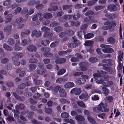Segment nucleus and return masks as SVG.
I'll return each instance as SVG.
<instances>
[{
    "mask_svg": "<svg viewBox=\"0 0 124 124\" xmlns=\"http://www.w3.org/2000/svg\"><path fill=\"white\" fill-rule=\"evenodd\" d=\"M12 27L11 25H8L4 28V31L6 32H8L11 30Z\"/></svg>",
    "mask_w": 124,
    "mask_h": 124,
    "instance_id": "obj_33",
    "label": "nucleus"
},
{
    "mask_svg": "<svg viewBox=\"0 0 124 124\" xmlns=\"http://www.w3.org/2000/svg\"><path fill=\"white\" fill-rule=\"evenodd\" d=\"M41 50L42 52H48L50 51L49 48L46 47H42L41 49Z\"/></svg>",
    "mask_w": 124,
    "mask_h": 124,
    "instance_id": "obj_51",
    "label": "nucleus"
},
{
    "mask_svg": "<svg viewBox=\"0 0 124 124\" xmlns=\"http://www.w3.org/2000/svg\"><path fill=\"white\" fill-rule=\"evenodd\" d=\"M75 56H76L77 58L78 59H82L83 58V56L82 54L78 53H76L75 54Z\"/></svg>",
    "mask_w": 124,
    "mask_h": 124,
    "instance_id": "obj_56",
    "label": "nucleus"
},
{
    "mask_svg": "<svg viewBox=\"0 0 124 124\" xmlns=\"http://www.w3.org/2000/svg\"><path fill=\"white\" fill-rule=\"evenodd\" d=\"M75 119L76 120L80 121H83L85 120L84 117L80 115H78L76 116Z\"/></svg>",
    "mask_w": 124,
    "mask_h": 124,
    "instance_id": "obj_23",
    "label": "nucleus"
},
{
    "mask_svg": "<svg viewBox=\"0 0 124 124\" xmlns=\"http://www.w3.org/2000/svg\"><path fill=\"white\" fill-rule=\"evenodd\" d=\"M72 6L71 5H64L62 6L63 10H67L69 13H70L72 12Z\"/></svg>",
    "mask_w": 124,
    "mask_h": 124,
    "instance_id": "obj_7",
    "label": "nucleus"
},
{
    "mask_svg": "<svg viewBox=\"0 0 124 124\" xmlns=\"http://www.w3.org/2000/svg\"><path fill=\"white\" fill-rule=\"evenodd\" d=\"M3 47L6 50L8 51H12L13 50L12 48L6 45L5 43L3 45Z\"/></svg>",
    "mask_w": 124,
    "mask_h": 124,
    "instance_id": "obj_29",
    "label": "nucleus"
},
{
    "mask_svg": "<svg viewBox=\"0 0 124 124\" xmlns=\"http://www.w3.org/2000/svg\"><path fill=\"white\" fill-rule=\"evenodd\" d=\"M52 112V109L51 108H48L45 110V112L47 114H50Z\"/></svg>",
    "mask_w": 124,
    "mask_h": 124,
    "instance_id": "obj_64",
    "label": "nucleus"
},
{
    "mask_svg": "<svg viewBox=\"0 0 124 124\" xmlns=\"http://www.w3.org/2000/svg\"><path fill=\"white\" fill-rule=\"evenodd\" d=\"M12 15L11 14H9L6 17V20L5 22L7 23L11 21L12 17Z\"/></svg>",
    "mask_w": 124,
    "mask_h": 124,
    "instance_id": "obj_21",
    "label": "nucleus"
},
{
    "mask_svg": "<svg viewBox=\"0 0 124 124\" xmlns=\"http://www.w3.org/2000/svg\"><path fill=\"white\" fill-rule=\"evenodd\" d=\"M28 114L27 116V117L29 119H31L33 118L32 115L34 114L33 112L31 111L28 113Z\"/></svg>",
    "mask_w": 124,
    "mask_h": 124,
    "instance_id": "obj_50",
    "label": "nucleus"
},
{
    "mask_svg": "<svg viewBox=\"0 0 124 124\" xmlns=\"http://www.w3.org/2000/svg\"><path fill=\"white\" fill-rule=\"evenodd\" d=\"M8 43L10 45H13L15 43L14 40L11 38H9L8 40Z\"/></svg>",
    "mask_w": 124,
    "mask_h": 124,
    "instance_id": "obj_42",
    "label": "nucleus"
},
{
    "mask_svg": "<svg viewBox=\"0 0 124 124\" xmlns=\"http://www.w3.org/2000/svg\"><path fill=\"white\" fill-rule=\"evenodd\" d=\"M9 61L8 59L4 58H2L1 60L2 63L3 64H5L7 63Z\"/></svg>",
    "mask_w": 124,
    "mask_h": 124,
    "instance_id": "obj_59",
    "label": "nucleus"
},
{
    "mask_svg": "<svg viewBox=\"0 0 124 124\" xmlns=\"http://www.w3.org/2000/svg\"><path fill=\"white\" fill-rule=\"evenodd\" d=\"M96 40L99 42H104V39L102 36H99L97 38Z\"/></svg>",
    "mask_w": 124,
    "mask_h": 124,
    "instance_id": "obj_48",
    "label": "nucleus"
},
{
    "mask_svg": "<svg viewBox=\"0 0 124 124\" xmlns=\"http://www.w3.org/2000/svg\"><path fill=\"white\" fill-rule=\"evenodd\" d=\"M13 94L16 99L18 101L20 100V97L16 93L13 92Z\"/></svg>",
    "mask_w": 124,
    "mask_h": 124,
    "instance_id": "obj_55",
    "label": "nucleus"
},
{
    "mask_svg": "<svg viewBox=\"0 0 124 124\" xmlns=\"http://www.w3.org/2000/svg\"><path fill=\"white\" fill-rule=\"evenodd\" d=\"M109 46L107 45L101 44L100 45V47L102 48H107L102 49V50L103 52L107 53H110L114 52V50L112 48H107L108 46Z\"/></svg>",
    "mask_w": 124,
    "mask_h": 124,
    "instance_id": "obj_2",
    "label": "nucleus"
},
{
    "mask_svg": "<svg viewBox=\"0 0 124 124\" xmlns=\"http://www.w3.org/2000/svg\"><path fill=\"white\" fill-rule=\"evenodd\" d=\"M104 25L108 26H103L102 27V29L104 30H108L111 29L112 27L116 26V23L114 21H108L105 22L103 23Z\"/></svg>",
    "mask_w": 124,
    "mask_h": 124,
    "instance_id": "obj_1",
    "label": "nucleus"
},
{
    "mask_svg": "<svg viewBox=\"0 0 124 124\" xmlns=\"http://www.w3.org/2000/svg\"><path fill=\"white\" fill-rule=\"evenodd\" d=\"M22 8L20 7H17L14 10L15 14H17L19 13L22 10Z\"/></svg>",
    "mask_w": 124,
    "mask_h": 124,
    "instance_id": "obj_44",
    "label": "nucleus"
},
{
    "mask_svg": "<svg viewBox=\"0 0 124 124\" xmlns=\"http://www.w3.org/2000/svg\"><path fill=\"white\" fill-rule=\"evenodd\" d=\"M59 96L61 97H64L66 96L67 93L64 89L62 88L60 89L59 91Z\"/></svg>",
    "mask_w": 124,
    "mask_h": 124,
    "instance_id": "obj_13",
    "label": "nucleus"
},
{
    "mask_svg": "<svg viewBox=\"0 0 124 124\" xmlns=\"http://www.w3.org/2000/svg\"><path fill=\"white\" fill-rule=\"evenodd\" d=\"M79 98L81 100L84 99V101H86L88 98V93H83L79 96Z\"/></svg>",
    "mask_w": 124,
    "mask_h": 124,
    "instance_id": "obj_10",
    "label": "nucleus"
},
{
    "mask_svg": "<svg viewBox=\"0 0 124 124\" xmlns=\"http://www.w3.org/2000/svg\"><path fill=\"white\" fill-rule=\"evenodd\" d=\"M107 8L110 12H115L117 10V8L116 6L114 4H110L107 7Z\"/></svg>",
    "mask_w": 124,
    "mask_h": 124,
    "instance_id": "obj_8",
    "label": "nucleus"
},
{
    "mask_svg": "<svg viewBox=\"0 0 124 124\" xmlns=\"http://www.w3.org/2000/svg\"><path fill=\"white\" fill-rule=\"evenodd\" d=\"M93 41H88L85 42V46H88L92 45L93 44Z\"/></svg>",
    "mask_w": 124,
    "mask_h": 124,
    "instance_id": "obj_45",
    "label": "nucleus"
},
{
    "mask_svg": "<svg viewBox=\"0 0 124 124\" xmlns=\"http://www.w3.org/2000/svg\"><path fill=\"white\" fill-rule=\"evenodd\" d=\"M36 71L37 74L40 75L44 74L46 71L45 69H39L38 68L36 70Z\"/></svg>",
    "mask_w": 124,
    "mask_h": 124,
    "instance_id": "obj_12",
    "label": "nucleus"
},
{
    "mask_svg": "<svg viewBox=\"0 0 124 124\" xmlns=\"http://www.w3.org/2000/svg\"><path fill=\"white\" fill-rule=\"evenodd\" d=\"M52 14L50 13H46L44 14L43 15L44 18L46 19H48L51 18L52 17Z\"/></svg>",
    "mask_w": 124,
    "mask_h": 124,
    "instance_id": "obj_25",
    "label": "nucleus"
},
{
    "mask_svg": "<svg viewBox=\"0 0 124 124\" xmlns=\"http://www.w3.org/2000/svg\"><path fill=\"white\" fill-rule=\"evenodd\" d=\"M58 41H54L51 43L50 45V46L51 48H53L59 44Z\"/></svg>",
    "mask_w": 124,
    "mask_h": 124,
    "instance_id": "obj_38",
    "label": "nucleus"
},
{
    "mask_svg": "<svg viewBox=\"0 0 124 124\" xmlns=\"http://www.w3.org/2000/svg\"><path fill=\"white\" fill-rule=\"evenodd\" d=\"M105 16L109 19H114L117 17V15L114 13H107L105 15Z\"/></svg>",
    "mask_w": 124,
    "mask_h": 124,
    "instance_id": "obj_9",
    "label": "nucleus"
},
{
    "mask_svg": "<svg viewBox=\"0 0 124 124\" xmlns=\"http://www.w3.org/2000/svg\"><path fill=\"white\" fill-rule=\"evenodd\" d=\"M87 119L92 124H97L96 122L93 119L92 116L90 115L87 116Z\"/></svg>",
    "mask_w": 124,
    "mask_h": 124,
    "instance_id": "obj_15",
    "label": "nucleus"
},
{
    "mask_svg": "<svg viewBox=\"0 0 124 124\" xmlns=\"http://www.w3.org/2000/svg\"><path fill=\"white\" fill-rule=\"evenodd\" d=\"M66 70L65 69H60L58 72L57 74L58 75H61L64 74L66 72Z\"/></svg>",
    "mask_w": 124,
    "mask_h": 124,
    "instance_id": "obj_35",
    "label": "nucleus"
},
{
    "mask_svg": "<svg viewBox=\"0 0 124 124\" xmlns=\"http://www.w3.org/2000/svg\"><path fill=\"white\" fill-rule=\"evenodd\" d=\"M41 30L43 32H44L45 33V32L50 31V29L48 27L44 26L42 27Z\"/></svg>",
    "mask_w": 124,
    "mask_h": 124,
    "instance_id": "obj_47",
    "label": "nucleus"
},
{
    "mask_svg": "<svg viewBox=\"0 0 124 124\" xmlns=\"http://www.w3.org/2000/svg\"><path fill=\"white\" fill-rule=\"evenodd\" d=\"M93 111L95 113H98L100 111H101V107H94L93 108Z\"/></svg>",
    "mask_w": 124,
    "mask_h": 124,
    "instance_id": "obj_31",
    "label": "nucleus"
},
{
    "mask_svg": "<svg viewBox=\"0 0 124 124\" xmlns=\"http://www.w3.org/2000/svg\"><path fill=\"white\" fill-rule=\"evenodd\" d=\"M12 59L14 62V64L15 66H18L19 65L20 62L18 61V58L16 56L13 57L12 58Z\"/></svg>",
    "mask_w": 124,
    "mask_h": 124,
    "instance_id": "obj_14",
    "label": "nucleus"
},
{
    "mask_svg": "<svg viewBox=\"0 0 124 124\" xmlns=\"http://www.w3.org/2000/svg\"><path fill=\"white\" fill-rule=\"evenodd\" d=\"M77 105L79 107L82 108H85V105L83 101H77Z\"/></svg>",
    "mask_w": 124,
    "mask_h": 124,
    "instance_id": "obj_30",
    "label": "nucleus"
},
{
    "mask_svg": "<svg viewBox=\"0 0 124 124\" xmlns=\"http://www.w3.org/2000/svg\"><path fill=\"white\" fill-rule=\"evenodd\" d=\"M28 50L30 52H33L36 50L37 49L36 47L33 45L28 46L27 47Z\"/></svg>",
    "mask_w": 124,
    "mask_h": 124,
    "instance_id": "obj_17",
    "label": "nucleus"
},
{
    "mask_svg": "<svg viewBox=\"0 0 124 124\" xmlns=\"http://www.w3.org/2000/svg\"><path fill=\"white\" fill-rule=\"evenodd\" d=\"M61 116L62 118H68L69 117V114L65 112L62 113L61 114Z\"/></svg>",
    "mask_w": 124,
    "mask_h": 124,
    "instance_id": "obj_43",
    "label": "nucleus"
},
{
    "mask_svg": "<svg viewBox=\"0 0 124 124\" xmlns=\"http://www.w3.org/2000/svg\"><path fill=\"white\" fill-rule=\"evenodd\" d=\"M94 36V34L92 33H88L84 36L85 38L89 39L93 38Z\"/></svg>",
    "mask_w": 124,
    "mask_h": 124,
    "instance_id": "obj_24",
    "label": "nucleus"
},
{
    "mask_svg": "<svg viewBox=\"0 0 124 124\" xmlns=\"http://www.w3.org/2000/svg\"><path fill=\"white\" fill-rule=\"evenodd\" d=\"M99 107H101V112L106 113L108 112L109 111L108 108L106 107H108V104L105 102H101L98 105Z\"/></svg>",
    "mask_w": 124,
    "mask_h": 124,
    "instance_id": "obj_3",
    "label": "nucleus"
},
{
    "mask_svg": "<svg viewBox=\"0 0 124 124\" xmlns=\"http://www.w3.org/2000/svg\"><path fill=\"white\" fill-rule=\"evenodd\" d=\"M67 46L69 47L72 48H74L77 46L74 43H69Z\"/></svg>",
    "mask_w": 124,
    "mask_h": 124,
    "instance_id": "obj_62",
    "label": "nucleus"
},
{
    "mask_svg": "<svg viewBox=\"0 0 124 124\" xmlns=\"http://www.w3.org/2000/svg\"><path fill=\"white\" fill-rule=\"evenodd\" d=\"M36 67V65L33 64H30L29 65V69L31 71L35 70Z\"/></svg>",
    "mask_w": 124,
    "mask_h": 124,
    "instance_id": "obj_34",
    "label": "nucleus"
},
{
    "mask_svg": "<svg viewBox=\"0 0 124 124\" xmlns=\"http://www.w3.org/2000/svg\"><path fill=\"white\" fill-rule=\"evenodd\" d=\"M73 15H66L63 16L64 19L65 20L70 19L73 16Z\"/></svg>",
    "mask_w": 124,
    "mask_h": 124,
    "instance_id": "obj_52",
    "label": "nucleus"
},
{
    "mask_svg": "<svg viewBox=\"0 0 124 124\" xmlns=\"http://www.w3.org/2000/svg\"><path fill=\"white\" fill-rule=\"evenodd\" d=\"M89 61L91 63H94L98 62L99 60L96 57H93L89 58Z\"/></svg>",
    "mask_w": 124,
    "mask_h": 124,
    "instance_id": "obj_26",
    "label": "nucleus"
},
{
    "mask_svg": "<svg viewBox=\"0 0 124 124\" xmlns=\"http://www.w3.org/2000/svg\"><path fill=\"white\" fill-rule=\"evenodd\" d=\"M58 8L57 6H51L48 8V10L50 11H54L58 9Z\"/></svg>",
    "mask_w": 124,
    "mask_h": 124,
    "instance_id": "obj_41",
    "label": "nucleus"
},
{
    "mask_svg": "<svg viewBox=\"0 0 124 124\" xmlns=\"http://www.w3.org/2000/svg\"><path fill=\"white\" fill-rule=\"evenodd\" d=\"M43 55L45 57H50L53 56V54L51 53L48 52L44 53Z\"/></svg>",
    "mask_w": 124,
    "mask_h": 124,
    "instance_id": "obj_46",
    "label": "nucleus"
},
{
    "mask_svg": "<svg viewBox=\"0 0 124 124\" xmlns=\"http://www.w3.org/2000/svg\"><path fill=\"white\" fill-rule=\"evenodd\" d=\"M13 54L14 55L16 56L19 58H22L23 56V53L14 52Z\"/></svg>",
    "mask_w": 124,
    "mask_h": 124,
    "instance_id": "obj_39",
    "label": "nucleus"
},
{
    "mask_svg": "<svg viewBox=\"0 0 124 124\" xmlns=\"http://www.w3.org/2000/svg\"><path fill=\"white\" fill-rule=\"evenodd\" d=\"M85 81L84 78H79L77 79L76 83L78 84H81L85 83Z\"/></svg>",
    "mask_w": 124,
    "mask_h": 124,
    "instance_id": "obj_18",
    "label": "nucleus"
},
{
    "mask_svg": "<svg viewBox=\"0 0 124 124\" xmlns=\"http://www.w3.org/2000/svg\"><path fill=\"white\" fill-rule=\"evenodd\" d=\"M50 43L49 40L47 39L42 40L41 42L42 44L44 46H47L49 45Z\"/></svg>",
    "mask_w": 124,
    "mask_h": 124,
    "instance_id": "obj_32",
    "label": "nucleus"
},
{
    "mask_svg": "<svg viewBox=\"0 0 124 124\" xmlns=\"http://www.w3.org/2000/svg\"><path fill=\"white\" fill-rule=\"evenodd\" d=\"M102 89L103 92L104 93L105 95L107 96L108 95L109 93V90L108 89L105 87L102 86Z\"/></svg>",
    "mask_w": 124,
    "mask_h": 124,
    "instance_id": "obj_27",
    "label": "nucleus"
},
{
    "mask_svg": "<svg viewBox=\"0 0 124 124\" xmlns=\"http://www.w3.org/2000/svg\"><path fill=\"white\" fill-rule=\"evenodd\" d=\"M22 48L19 46L17 45V44H15V45L14 49L16 51H19L20 50H22Z\"/></svg>",
    "mask_w": 124,
    "mask_h": 124,
    "instance_id": "obj_49",
    "label": "nucleus"
},
{
    "mask_svg": "<svg viewBox=\"0 0 124 124\" xmlns=\"http://www.w3.org/2000/svg\"><path fill=\"white\" fill-rule=\"evenodd\" d=\"M66 34V32L65 31L60 33L58 35L60 38H62L65 37Z\"/></svg>",
    "mask_w": 124,
    "mask_h": 124,
    "instance_id": "obj_60",
    "label": "nucleus"
},
{
    "mask_svg": "<svg viewBox=\"0 0 124 124\" xmlns=\"http://www.w3.org/2000/svg\"><path fill=\"white\" fill-rule=\"evenodd\" d=\"M53 33L47 31L44 33V37L46 38H51L53 35Z\"/></svg>",
    "mask_w": 124,
    "mask_h": 124,
    "instance_id": "obj_22",
    "label": "nucleus"
},
{
    "mask_svg": "<svg viewBox=\"0 0 124 124\" xmlns=\"http://www.w3.org/2000/svg\"><path fill=\"white\" fill-rule=\"evenodd\" d=\"M98 72L97 73H95L93 74V76L94 77H99L100 78L102 76L101 74L100 73L99 71L98 70L97 71Z\"/></svg>",
    "mask_w": 124,
    "mask_h": 124,
    "instance_id": "obj_58",
    "label": "nucleus"
},
{
    "mask_svg": "<svg viewBox=\"0 0 124 124\" xmlns=\"http://www.w3.org/2000/svg\"><path fill=\"white\" fill-rule=\"evenodd\" d=\"M94 14V12L92 10H89L87 11L85 14V16H88L92 15Z\"/></svg>",
    "mask_w": 124,
    "mask_h": 124,
    "instance_id": "obj_54",
    "label": "nucleus"
},
{
    "mask_svg": "<svg viewBox=\"0 0 124 124\" xmlns=\"http://www.w3.org/2000/svg\"><path fill=\"white\" fill-rule=\"evenodd\" d=\"M60 102L62 103L69 104L70 103V101H67V99H65L61 98L59 100Z\"/></svg>",
    "mask_w": 124,
    "mask_h": 124,
    "instance_id": "obj_37",
    "label": "nucleus"
},
{
    "mask_svg": "<svg viewBox=\"0 0 124 124\" xmlns=\"http://www.w3.org/2000/svg\"><path fill=\"white\" fill-rule=\"evenodd\" d=\"M112 65L111 63H108L105 64L98 65V66H102L103 67V69L109 72H111L112 70V68L110 67Z\"/></svg>",
    "mask_w": 124,
    "mask_h": 124,
    "instance_id": "obj_4",
    "label": "nucleus"
},
{
    "mask_svg": "<svg viewBox=\"0 0 124 124\" xmlns=\"http://www.w3.org/2000/svg\"><path fill=\"white\" fill-rule=\"evenodd\" d=\"M88 63L86 62H82L79 64L80 68L82 71L86 70L87 67L88 65Z\"/></svg>",
    "mask_w": 124,
    "mask_h": 124,
    "instance_id": "obj_6",
    "label": "nucleus"
},
{
    "mask_svg": "<svg viewBox=\"0 0 124 124\" xmlns=\"http://www.w3.org/2000/svg\"><path fill=\"white\" fill-rule=\"evenodd\" d=\"M67 35L70 36H72L74 35V32L71 30H68L65 31Z\"/></svg>",
    "mask_w": 124,
    "mask_h": 124,
    "instance_id": "obj_36",
    "label": "nucleus"
},
{
    "mask_svg": "<svg viewBox=\"0 0 124 124\" xmlns=\"http://www.w3.org/2000/svg\"><path fill=\"white\" fill-rule=\"evenodd\" d=\"M64 78H57L56 80V82L57 83H61L64 82Z\"/></svg>",
    "mask_w": 124,
    "mask_h": 124,
    "instance_id": "obj_61",
    "label": "nucleus"
},
{
    "mask_svg": "<svg viewBox=\"0 0 124 124\" xmlns=\"http://www.w3.org/2000/svg\"><path fill=\"white\" fill-rule=\"evenodd\" d=\"M11 1L10 0H8L5 1L3 3V5L5 6H7L10 5Z\"/></svg>",
    "mask_w": 124,
    "mask_h": 124,
    "instance_id": "obj_63",
    "label": "nucleus"
},
{
    "mask_svg": "<svg viewBox=\"0 0 124 124\" xmlns=\"http://www.w3.org/2000/svg\"><path fill=\"white\" fill-rule=\"evenodd\" d=\"M71 41L75 44L76 46H77L80 42V41L75 36H74L71 38Z\"/></svg>",
    "mask_w": 124,
    "mask_h": 124,
    "instance_id": "obj_11",
    "label": "nucleus"
},
{
    "mask_svg": "<svg viewBox=\"0 0 124 124\" xmlns=\"http://www.w3.org/2000/svg\"><path fill=\"white\" fill-rule=\"evenodd\" d=\"M98 0H92L89 1L88 2L87 6L89 7L93 6L95 4Z\"/></svg>",
    "mask_w": 124,
    "mask_h": 124,
    "instance_id": "obj_28",
    "label": "nucleus"
},
{
    "mask_svg": "<svg viewBox=\"0 0 124 124\" xmlns=\"http://www.w3.org/2000/svg\"><path fill=\"white\" fill-rule=\"evenodd\" d=\"M81 15L79 13H77L73 16V19L75 20H77L80 17Z\"/></svg>",
    "mask_w": 124,
    "mask_h": 124,
    "instance_id": "obj_57",
    "label": "nucleus"
},
{
    "mask_svg": "<svg viewBox=\"0 0 124 124\" xmlns=\"http://www.w3.org/2000/svg\"><path fill=\"white\" fill-rule=\"evenodd\" d=\"M81 90L80 88H75L71 90L70 93L71 94H74L75 95H78L81 93Z\"/></svg>",
    "mask_w": 124,
    "mask_h": 124,
    "instance_id": "obj_5",
    "label": "nucleus"
},
{
    "mask_svg": "<svg viewBox=\"0 0 124 124\" xmlns=\"http://www.w3.org/2000/svg\"><path fill=\"white\" fill-rule=\"evenodd\" d=\"M104 8V6H95L94 8L95 10L96 11L102 9Z\"/></svg>",
    "mask_w": 124,
    "mask_h": 124,
    "instance_id": "obj_53",
    "label": "nucleus"
},
{
    "mask_svg": "<svg viewBox=\"0 0 124 124\" xmlns=\"http://www.w3.org/2000/svg\"><path fill=\"white\" fill-rule=\"evenodd\" d=\"M63 30L62 28L60 26H57L55 27L54 30L57 32H59Z\"/></svg>",
    "mask_w": 124,
    "mask_h": 124,
    "instance_id": "obj_40",
    "label": "nucleus"
},
{
    "mask_svg": "<svg viewBox=\"0 0 124 124\" xmlns=\"http://www.w3.org/2000/svg\"><path fill=\"white\" fill-rule=\"evenodd\" d=\"M66 59L64 58H61L56 59L55 61V62L56 64H61L65 62Z\"/></svg>",
    "mask_w": 124,
    "mask_h": 124,
    "instance_id": "obj_20",
    "label": "nucleus"
},
{
    "mask_svg": "<svg viewBox=\"0 0 124 124\" xmlns=\"http://www.w3.org/2000/svg\"><path fill=\"white\" fill-rule=\"evenodd\" d=\"M74 86V83L72 82H69L65 84L64 85V88H68L73 87Z\"/></svg>",
    "mask_w": 124,
    "mask_h": 124,
    "instance_id": "obj_16",
    "label": "nucleus"
},
{
    "mask_svg": "<svg viewBox=\"0 0 124 124\" xmlns=\"http://www.w3.org/2000/svg\"><path fill=\"white\" fill-rule=\"evenodd\" d=\"M107 42L110 44H114L115 42V39L112 37H109L107 39Z\"/></svg>",
    "mask_w": 124,
    "mask_h": 124,
    "instance_id": "obj_19",
    "label": "nucleus"
}]
</instances>
